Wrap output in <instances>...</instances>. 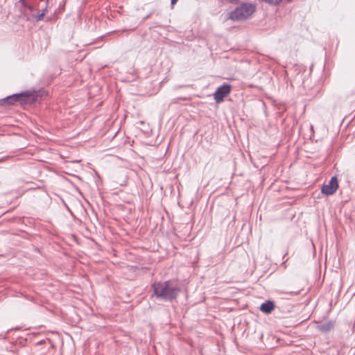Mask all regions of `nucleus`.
<instances>
[{
  "mask_svg": "<svg viewBox=\"0 0 355 355\" xmlns=\"http://www.w3.org/2000/svg\"><path fill=\"white\" fill-rule=\"evenodd\" d=\"M151 288L153 296L163 301H173L176 299L180 291V288L170 280L155 282Z\"/></svg>",
  "mask_w": 355,
  "mask_h": 355,
  "instance_id": "obj_1",
  "label": "nucleus"
},
{
  "mask_svg": "<svg viewBox=\"0 0 355 355\" xmlns=\"http://www.w3.org/2000/svg\"><path fill=\"white\" fill-rule=\"evenodd\" d=\"M256 10V6L250 3H243L234 10L229 13V18L232 20H243L250 17Z\"/></svg>",
  "mask_w": 355,
  "mask_h": 355,
  "instance_id": "obj_2",
  "label": "nucleus"
},
{
  "mask_svg": "<svg viewBox=\"0 0 355 355\" xmlns=\"http://www.w3.org/2000/svg\"><path fill=\"white\" fill-rule=\"evenodd\" d=\"M232 90V86L230 84L225 83L218 87L214 94V98L217 103L223 101L224 98L229 95Z\"/></svg>",
  "mask_w": 355,
  "mask_h": 355,
  "instance_id": "obj_3",
  "label": "nucleus"
},
{
  "mask_svg": "<svg viewBox=\"0 0 355 355\" xmlns=\"http://www.w3.org/2000/svg\"><path fill=\"white\" fill-rule=\"evenodd\" d=\"M338 188V181L336 177H332L327 184L322 187L321 191L322 193L330 196L334 194Z\"/></svg>",
  "mask_w": 355,
  "mask_h": 355,
  "instance_id": "obj_4",
  "label": "nucleus"
},
{
  "mask_svg": "<svg viewBox=\"0 0 355 355\" xmlns=\"http://www.w3.org/2000/svg\"><path fill=\"white\" fill-rule=\"evenodd\" d=\"M275 304L272 301H266L261 304L260 310L264 313L269 314L275 309Z\"/></svg>",
  "mask_w": 355,
  "mask_h": 355,
  "instance_id": "obj_5",
  "label": "nucleus"
},
{
  "mask_svg": "<svg viewBox=\"0 0 355 355\" xmlns=\"http://www.w3.org/2000/svg\"><path fill=\"white\" fill-rule=\"evenodd\" d=\"M334 326V323L332 321H329L318 325V329L322 332L327 333L331 331Z\"/></svg>",
  "mask_w": 355,
  "mask_h": 355,
  "instance_id": "obj_6",
  "label": "nucleus"
},
{
  "mask_svg": "<svg viewBox=\"0 0 355 355\" xmlns=\"http://www.w3.org/2000/svg\"><path fill=\"white\" fill-rule=\"evenodd\" d=\"M21 97H23V96L17 95L16 94L6 97V98L3 99V101L8 105H12L17 102V98H20Z\"/></svg>",
  "mask_w": 355,
  "mask_h": 355,
  "instance_id": "obj_7",
  "label": "nucleus"
},
{
  "mask_svg": "<svg viewBox=\"0 0 355 355\" xmlns=\"http://www.w3.org/2000/svg\"><path fill=\"white\" fill-rule=\"evenodd\" d=\"M17 95H21L23 97L20 98H17V102H19L21 104L26 103L30 101L31 95L27 93H21L17 94Z\"/></svg>",
  "mask_w": 355,
  "mask_h": 355,
  "instance_id": "obj_8",
  "label": "nucleus"
},
{
  "mask_svg": "<svg viewBox=\"0 0 355 355\" xmlns=\"http://www.w3.org/2000/svg\"><path fill=\"white\" fill-rule=\"evenodd\" d=\"M19 2L22 5L23 7L24 8H27L29 10H32V6H29L26 1L25 0H19Z\"/></svg>",
  "mask_w": 355,
  "mask_h": 355,
  "instance_id": "obj_9",
  "label": "nucleus"
},
{
  "mask_svg": "<svg viewBox=\"0 0 355 355\" xmlns=\"http://www.w3.org/2000/svg\"><path fill=\"white\" fill-rule=\"evenodd\" d=\"M46 10H44L41 14L38 15L35 17V19L37 21L42 20L44 18V16L45 15Z\"/></svg>",
  "mask_w": 355,
  "mask_h": 355,
  "instance_id": "obj_10",
  "label": "nucleus"
},
{
  "mask_svg": "<svg viewBox=\"0 0 355 355\" xmlns=\"http://www.w3.org/2000/svg\"><path fill=\"white\" fill-rule=\"evenodd\" d=\"M178 0H171V3L172 6H174Z\"/></svg>",
  "mask_w": 355,
  "mask_h": 355,
  "instance_id": "obj_11",
  "label": "nucleus"
},
{
  "mask_svg": "<svg viewBox=\"0 0 355 355\" xmlns=\"http://www.w3.org/2000/svg\"><path fill=\"white\" fill-rule=\"evenodd\" d=\"M238 0H229V1L231 3L236 2Z\"/></svg>",
  "mask_w": 355,
  "mask_h": 355,
  "instance_id": "obj_12",
  "label": "nucleus"
}]
</instances>
